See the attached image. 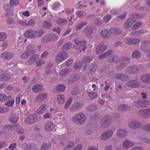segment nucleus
I'll return each mask as SVG.
<instances>
[{
    "label": "nucleus",
    "mask_w": 150,
    "mask_h": 150,
    "mask_svg": "<svg viewBox=\"0 0 150 150\" xmlns=\"http://www.w3.org/2000/svg\"><path fill=\"white\" fill-rule=\"evenodd\" d=\"M44 33L43 30H40L38 32L29 30L25 32L24 35L25 38H33L36 37V35L38 37H41Z\"/></svg>",
    "instance_id": "nucleus-1"
},
{
    "label": "nucleus",
    "mask_w": 150,
    "mask_h": 150,
    "mask_svg": "<svg viewBox=\"0 0 150 150\" xmlns=\"http://www.w3.org/2000/svg\"><path fill=\"white\" fill-rule=\"evenodd\" d=\"M86 120V116L84 114L82 113L78 114L72 119V121L73 122L79 125L83 124Z\"/></svg>",
    "instance_id": "nucleus-2"
},
{
    "label": "nucleus",
    "mask_w": 150,
    "mask_h": 150,
    "mask_svg": "<svg viewBox=\"0 0 150 150\" xmlns=\"http://www.w3.org/2000/svg\"><path fill=\"white\" fill-rule=\"evenodd\" d=\"M112 120L111 116L108 115L103 117L100 121V124L102 127H107L110 124Z\"/></svg>",
    "instance_id": "nucleus-3"
},
{
    "label": "nucleus",
    "mask_w": 150,
    "mask_h": 150,
    "mask_svg": "<svg viewBox=\"0 0 150 150\" xmlns=\"http://www.w3.org/2000/svg\"><path fill=\"white\" fill-rule=\"evenodd\" d=\"M34 46L33 45H30L27 47V53L24 52L22 53L20 56L21 58L25 59L27 58L28 56L32 54H33L35 52L36 50L33 49Z\"/></svg>",
    "instance_id": "nucleus-4"
},
{
    "label": "nucleus",
    "mask_w": 150,
    "mask_h": 150,
    "mask_svg": "<svg viewBox=\"0 0 150 150\" xmlns=\"http://www.w3.org/2000/svg\"><path fill=\"white\" fill-rule=\"evenodd\" d=\"M37 119V116L36 114H31L25 118L24 123L27 124H31L36 122Z\"/></svg>",
    "instance_id": "nucleus-5"
},
{
    "label": "nucleus",
    "mask_w": 150,
    "mask_h": 150,
    "mask_svg": "<svg viewBox=\"0 0 150 150\" xmlns=\"http://www.w3.org/2000/svg\"><path fill=\"white\" fill-rule=\"evenodd\" d=\"M115 131L109 129L104 131L101 135L100 138L103 140H107L113 135Z\"/></svg>",
    "instance_id": "nucleus-6"
},
{
    "label": "nucleus",
    "mask_w": 150,
    "mask_h": 150,
    "mask_svg": "<svg viewBox=\"0 0 150 150\" xmlns=\"http://www.w3.org/2000/svg\"><path fill=\"white\" fill-rule=\"evenodd\" d=\"M68 55L65 51H63L59 53L56 57L55 60L56 62L60 63L67 58Z\"/></svg>",
    "instance_id": "nucleus-7"
},
{
    "label": "nucleus",
    "mask_w": 150,
    "mask_h": 150,
    "mask_svg": "<svg viewBox=\"0 0 150 150\" xmlns=\"http://www.w3.org/2000/svg\"><path fill=\"white\" fill-rule=\"evenodd\" d=\"M74 43L79 47L80 51H84L87 47L85 41H81L78 39L74 40Z\"/></svg>",
    "instance_id": "nucleus-8"
},
{
    "label": "nucleus",
    "mask_w": 150,
    "mask_h": 150,
    "mask_svg": "<svg viewBox=\"0 0 150 150\" xmlns=\"http://www.w3.org/2000/svg\"><path fill=\"white\" fill-rule=\"evenodd\" d=\"M127 134L126 130L124 129H120L117 130L116 132L117 137L120 138H124Z\"/></svg>",
    "instance_id": "nucleus-9"
},
{
    "label": "nucleus",
    "mask_w": 150,
    "mask_h": 150,
    "mask_svg": "<svg viewBox=\"0 0 150 150\" xmlns=\"http://www.w3.org/2000/svg\"><path fill=\"white\" fill-rule=\"evenodd\" d=\"M138 114L143 118H148L150 116V109L141 110L139 111Z\"/></svg>",
    "instance_id": "nucleus-10"
},
{
    "label": "nucleus",
    "mask_w": 150,
    "mask_h": 150,
    "mask_svg": "<svg viewBox=\"0 0 150 150\" xmlns=\"http://www.w3.org/2000/svg\"><path fill=\"white\" fill-rule=\"evenodd\" d=\"M136 21V19L133 18H127L124 25V27L125 29L130 28L133 23Z\"/></svg>",
    "instance_id": "nucleus-11"
},
{
    "label": "nucleus",
    "mask_w": 150,
    "mask_h": 150,
    "mask_svg": "<svg viewBox=\"0 0 150 150\" xmlns=\"http://www.w3.org/2000/svg\"><path fill=\"white\" fill-rule=\"evenodd\" d=\"M123 62L117 67L118 70H120L125 67L129 62V58L128 57H123L122 58Z\"/></svg>",
    "instance_id": "nucleus-12"
},
{
    "label": "nucleus",
    "mask_w": 150,
    "mask_h": 150,
    "mask_svg": "<svg viewBox=\"0 0 150 150\" xmlns=\"http://www.w3.org/2000/svg\"><path fill=\"white\" fill-rule=\"evenodd\" d=\"M134 145V143L128 140H125L122 144V147L124 149H127L131 147Z\"/></svg>",
    "instance_id": "nucleus-13"
},
{
    "label": "nucleus",
    "mask_w": 150,
    "mask_h": 150,
    "mask_svg": "<svg viewBox=\"0 0 150 150\" xmlns=\"http://www.w3.org/2000/svg\"><path fill=\"white\" fill-rule=\"evenodd\" d=\"M82 106V104L78 102L74 103L70 108L69 109L71 111L79 110Z\"/></svg>",
    "instance_id": "nucleus-14"
},
{
    "label": "nucleus",
    "mask_w": 150,
    "mask_h": 150,
    "mask_svg": "<svg viewBox=\"0 0 150 150\" xmlns=\"http://www.w3.org/2000/svg\"><path fill=\"white\" fill-rule=\"evenodd\" d=\"M47 97V94L45 93H41L38 95L35 99V101L37 103H39L45 100Z\"/></svg>",
    "instance_id": "nucleus-15"
},
{
    "label": "nucleus",
    "mask_w": 150,
    "mask_h": 150,
    "mask_svg": "<svg viewBox=\"0 0 150 150\" xmlns=\"http://www.w3.org/2000/svg\"><path fill=\"white\" fill-rule=\"evenodd\" d=\"M136 105L137 107H145L149 105V103L146 100L141 99L137 102Z\"/></svg>",
    "instance_id": "nucleus-16"
},
{
    "label": "nucleus",
    "mask_w": 150,
    "mask_h": 150,
    "mask_svg": "<svg viewBox=\"0 0 150 150\" xmlns=\"http://www.w3.org/2000/svg\"><path fill=\"white\" fill-rule=\"evenodd\" d=\"M140 41V40L139 38H127L125 40V42L129 45L137 43Z\"/></svg>",
    "instance_id": "nucleus-17"
},
{
    "label": "nucleus",
    "mask_w": 150,
    "mask_h": 150,
    "mask_svg": "<svg viewBox=\"0 0 150 150\" xmlns=\"http://www.w3.org/2000/svg\"><path fill=\"white\" fill-rule=\"evenodd\" d=\"M55 126V125L52 122H47L45 124V129L47 131H51L54 129Z\"/></svg>",
    "instance_id": "nucleus-18"
},
{
    "label": "nucleus",
    "mask_w": 150,
    "mask_h": 150,
    "mask_svg": "<svg viewBox=\"0 0 150 150\" xmlns=\"http://www.w3.org/2000/svg\"><path fill=\"white\" fill-rule=\"evenodd\" d=\"M138 70V67L135 66H130L126 69V72L129 74H135Z\"/></svg>",
    "instance_id": "nucleus-19"
},
{
    "label": "nucleus",
    "mask_w": 150,
    "mask_h": 150,
    "mask_svg": "<svg viewBox=\"0 0 150 150\" xmlns=\"http://www.w3.org/2000/svg\"><path fill=\"white\" fill-rule=\"evenodd\" d=\"M11 77L10 74L5 73L2 70L0 69V80L3 79L4 81H6L9 79Z\"/></svg>",
    "instance_id": "nucleus-20"
},
{
    "label": "nucleus",
    "mask_w": 150,
    "mask_h": 150,
    "mask_svg": "<svg viewBox=\"0 0 150 150\" xmlns=\"http://www.w3.org/2000/svg\"><path fill=\"white\" fill-rule=\"evenodd\" d=\"M107 49L106 46L103 45L102 44H100L98 45L96 50V54H99L105 51Z\"/></svg>",
    "instance_id": "nucleus-21"
},
{
    "label": "nucleus",
    "mask_w": 150,
    "mask_h": 150,
    "mask_svg": "<svg viewBox=\"0 0 150 150\" xmlns=\"http://www.w3.org/2000/svg\"><path fill=\"white\" fill-rule=\"evenodd\" d=\"M141 80L144 83H150V74H143L141 77Z\"/></svg>",
    "instance_id": "nucleus-22"
},
{
    "label": "nucleus",
    "mask_w": 150,
    "mask_h": 150,
    "mask_svg": "<svg viewBox=\"0 0 150 150\" xmlns=\"http://www.w3.org/2000/svg\"><path fill=\"white\" fill-rule=\"evenodd\" d=\"M112 77L114 79H121L124 81H126L128 79L127 76L123 73L115 74Z\"/></svg>",
    "instance_id": "nucleus-23"
},
{
    "label": "nucleus",
    "mask_w": 150,
    "mask_h": 150,
    "mask_svg": "<svg viewBox=\"0 0 150 150\" xmlns=\"http://www.w3.org/2000/svg\"><path fill=\"white\" fill-rule=\"evenodd\" d=\"M139 82L135 80L129 81L127 83V85L129 86L134 88L138 87L139 86Z\"/></svg>",
    "instance_id": "nucleus-24"
},
{
    "label": "nucleus",
    "mask_w": 150,
    "mask_h": 150,
    "mask_svg": "<svg viewBox=\"0 0 150 150\" xmlns=\"http://www.w3.org/2000/svg\"><path fill=\"white\" fill-rule=\"evenodd\" d=\"M57 102L59 104L62 105L65 101L64 96L62 94L58 95L56 97Z\"/></svg>",
    "instance_id": "nucleus-25"
},
{
    "label": "nucleus",
    "mask_w": 150,
    "mask_h": 150,
    "mask_svg": "<svg viewBox=\"0 0 150 150\" xmlns=\"http://www.w3.org/2000/svg\"><path fill=\"white\" fill-rule=\"evenodd\" d=\"M13 57V55L11 53H8L7 52H5L1 55V58L3 59L8 60L9 59L12 58Z\"/></svg>",
    "instance_id": "nucleus-26"
},
{
    "label": "nucleus",
    "mask_w": 150,
    "mask_h": 150,
    "mask_svg": "<svg viewBox=\"0 0 150 150\" xmlns=\"http://www.w3.org/2000/svg\"><path fill=\"white\" fill-rule=\"evenodd\" d=\"M9 120L11 122L14 123L18 122L19 120V117L16 114H12L10 115Z\"/></svg>",
    "instance_id": "nucleus-27"
},
{
    "label": "nucleus",
    "mask_w": 150,
    "mask_h": 150,
    "mask_svg": "<svg viewBox=\"0 0 150 150\" xmlns=\"http://www.w3.org/2000/svg\"><path fill=\"white\" fill-rule=\"evenodd\" d=\"M128 125L130 128L133 129L138 128L140 126V123L136 121L130 122H129Z\"/></svg>",
    "instance_id": "nucleus-28"
},
{
    "label": "nucleus",
    "mask_w": 150,
    "mask_h": 150,
    "mask_svg": "<svg viewBox=\"0 0 150 150\" xmlns=\"http://www.w3.org/2000/svg\"><path fill=\"white\" fill-rule=\"evenodd\" d=\"M108 61L109 62H119L120 59L117 55H112L108 58Z\"/></svg>",
    "instance_id": "nucleus-29"
},
{
    "label": "nucleus",
    "mask_w": 150,
    "mask_h": 150,
    "mask_svg": "<svg viewBox=\"0 0 150 150\" xmlns=\"http://www.w3.org/2000/svg\"><path fill=\"white\" fill-rule=\"evenodd\" d=\"M47 106L46 104H43L41 105L37 110L36 113L38 114H41L43 113L44 111L47 109Z\"/></svg>",
    "instance_id": "nucleus-30"
},
{
    "label": "nucleus",
    "mask_w": 150,
    "mask_h": 150,
    "mask_svg": "<svg viewBox=\"0 0 150 150\" xmlns=\"http://www.w3.org/2000/svg\"><path fill=\"white\" fill-rule=\"evenodd\" d=\"M84 32L86 35L90 36L93 33L92 28L91 26H87L84 29Z\"/></svg>",
    "instance_id": "nucleus-31"
},
{
    "label": "nucleus",
    "mask_w": 150,
    "mask_h": 150,
    "mask_svg": "<svg viewBox=\"0 0 150 150\" xmlns=\"http://www.w3.org/2000/svg\"><path fill=\"white\" fill-rule=\"evenodd\" d=\"M145 33V31L143 30H140L136 31L133 32L131 33L130 35H132L134 36H140Z\"/></svg>",
    "instance_id": "nucleus-32"
},
{
    "label": "nucleus",
    "mask_w": 150,
    "mask_h": 150,
    "mask_svg": "<svg viewBox=\"0 0 150 150\" xmlns=\"http://www.w3.org/2000/svg\"><path fill=\"white\" fill-rule=\"evenodd\" d=\"M132 56L134 59H139L141 57L140 53L139 50H135L132 53Z\"/></svg>",
    "instance_id": "nucleus-33"
},
{
    "label": "nucleus",
    "mask_w": 150,
    "mask_h": 150,
    "mask_svg": "<svg viewBox=\"0 0 150 150\" xmlns=\"http://www.w3.org/2000/svg\"><path fill=\"white\" fill-rule=\"evenodd\" d=\"M111 51H108L103 54L99 55L98 57V58L100 60H101L103 59H105L108 56L111 54Z\"/></svg>",
    "instance_id": "nucleus-34"
},
{
    "label": "nucleus",
    "mask_w": 150,
    "mask_h": 150,
    "mask_svg": "<svg viewBox=\"0 0 150 150\" xmlns=\"http://www.w3.org/2000/svg\"><path fill=\"white\" fill-rule=\"evenodd\" d=\"M65 86L63 85L59 84L55 88V90L59 92H62L65 91Z\"/></svg>",
    "instance_id": "nucleus-35"
},
{
    "label": "nucleus",
    "mask_w": 150,
    "mask_h": 150,
    "mask_svg": "<svg viewBox=\"0 0 150 150\" xmlns=\"http://www.w3.org/2000/svg\"><path fill=\"white\" fill-rule=\"evenodd\" d=\"M12 97V96L8 95L7 96L5 94H0V101H4L6 99L10 100Z\"/></svg>",
    "instance_id": "nucleus-36"
},
{
    "label": "nucleus",
    "mask_w": 150,
    "mask_h": 150,
    "mask_svg": "<svg viewBox=\"0 0 150 150\" xmlns=\"http://www.w3.org/2000/svg\"><path fill=\"white\" fill-rule=\"evenodd\" d=\"M43 89V87L41 85H37L35 86L32 89L34 92H38L42 91Z\"/></svg>",
    "instance_id": "nucleus-37"
},
{
    "label": "nucleus",
    "mask_w": 150,
    "mask_h": 150,
    "mask_svg": "<svg viewBox=\"0 0 150 150\" xmlns=\"http://www.w3.org/2000/svg\"><path fill=\"white\" fill-rule=\"evenodd\" d=\"M14 127H16V128L15 129L17 132L19 134H23L24 132V129L21 127H19V125L18 124H16L14 125Z\"/></svg>",
    "instance_id": "nucleus-38"
},
{
    "label": "nucleus",
    "mask_w": 150,
    "mask_h": 150,
    "mask_svg": "<svg viewBox=\"0 0 150 150\" xmlns=\"http://www.w3.org/2000/svg\"><path fill=\"white\" fill-rule=\"evenodd\" d=\"M93 60L92 57L90 56H86L84 57L83 59L82 62L83 63H86L91 62Z\"/></svg>",
    "instance_id": "nucleus-39"
},
{
    "label": "nucleus",
    "mask_w": 150,
    "mask_h": 150,
    "mask_svg": "<svg viewBox=\"0 0 150 150\" xmlns=\"http://www.w3.org/2000/svg\"><path fill=\"white\" fill-rule=\"evenodd\" d=\"M121 32V30L120 29L112 28L109 29V33L117 34Z\"/></svg>",
    "instance_id": "nucleus-40"
},
{
    "label": "nucleus",
    "mask_w": 150,
    "mask_h": 150,
    "mask_svg": "<svg viewBox=\"0 0 150 150\" xmlns=\"http://www.w3.org/2000/svg\"><path fill=\"white\" fill-rule=\"evenodd\" d=\"M100 33L103 38H108L110 34L108 30H101Z\"/></svg>",
    "instance_id": "nucleus-41"
},
{
    "label": "nucleus",
    "mask_w": 150,
    "mask_h": 150,
    "mask_svg": "<svg viewBox=\"0 0 150 150\" xmlns=\"http://www.w3.org/2000/svg\"><path fill=\"white\" fill-rule=\"evenodd\" d=\"M38 57L39 55L38 54H36L32 55L28 60L29 63L30 64H32Z\"/></svg>",
    "instance_id": "nucleus-42"
},
{
    "label": "nucleus",
    "mask_w": 150,
    "mask_h": 150,
    "mask_svg": "<svg viewBox=\"0 0 150 150\" xmlns=\"http://www.w3.org/2000/svg\"><path fill=\"white\" fill-rule=\"evenodd\" d=\"M57 22L58 24L59 25H64L67 23V21L62 18H59L57 20Z\"/></svg>",
    "instance_id": "nucleus-43"
},
{
    "label": "nucleus",
    "mask_w": 150,
    "mask_h": 150,
    "mask_svg": "<svg viewBox=\"0 0 150 150\" xmlns=\"http://www.w3.org/2000/svg\"><path fill=\"white\" fill-rule=\"evenodd\" d=\"M74 145V143L73 141H71L67 143L66 147H65L63 150H68L71 149Z\"/></svg>",
    "instance_id": "nucleus-44"
},
{
    "label": "nucleus",
    "mask_w": 150,
    "mask_h": 150,
    "mask_svg": "<svg viewBox=\"0 0 150 150\" xmlns=\"http://www.w3.org/2000/svg\"><path fill=\"white\" fill-rule=\"evenodd\" d=\"M6 100L8 101L5 103V105L8 106H11L13 105L14 104V100L12 99V97L10 100L6 99Z\"/></svg>",
    "instance_id": "nucleus-45"
},
{
    "label": "nucleus",
    "mask_w": 150,
    "mask_h": 150,
    "mask_svg": "<svg viewBox=\"0 0 150 150\" xmlns=\"http://www.w3.org/2000/svg\"><path fill=\"white\" fill-rule=\"evenodd\" d=\"M87 23L86 22H82L81 23L76 25L75 27L76 30H81L84 26L87 25Z\"/></svg>",
    "instance_id": "nucleus-46"
},
{
    "label": "nucleus",
    "mask_w": 150,
    "mask_h": 150,
    "mask_svg": "<svg viewBox=\"0 0 150 150\" xmlns=\"http://www.w3.org/2000/svg\"><path fill=\"white\" fill-rule=\"evenodd\" d=\"M142 25V23L139 21L134 24L132 27V29L133 30H136L138 29L139 27Z\"/></svg>",
    "instance_id": "nucleus-47"
},
{
    "label": "nucleus",
    "mask_w": 150,
    "mask_h": 150,
    "mask_svg": "<svg viewBox=\"0 0 150 150\" xmlns=\"http://www.w3.org/2000/svg\"><path fill=\"white\" fill-rule=\"evenodd\" d=\"M112 16L110 14H108L104 16L103 18V21L104 22H108L111 19Z\"/></svg>",
    "instance_id": "nucleus-48"
},
{
    "label": "nucleus",
    "mask_w": 150,
    "mask_h": 150,
    "mask_svg": "<svg viewBox=\"0 0 150 150\" xmlns=\"http://www.w3.org/2000/svg\"><path fill=\"white\" fill-rule=\"evenodd\" d=\"M130 16L132 17L137 18H142L144 16L142 14L138 13H131Z\"/></svg>",
    "instance_id": "nucleus-49"
},
{
    "label": "nucleus",
    "mask_w": 150,
    "mask_h": 150,
    "mask_svg": "<svg viewBox=\"0 0 150 150\" xmlns=\"http://www.w3.org/2000/svg\"><path fill=\"white\" fill-rule=\"evenodd\" d=\"M119 109L122 112H124L127 110L128 109V107L126 105H120L119 106Z\"/></svg>",
    "instance_id": "nucleus-50"
},
{
    "label": "nucleus",
    "mask_w": 150,
    "mask_h": 150,
    "mask_svg": "<svg viewBox=\"0 0 150 150\" xmlns=\"http://www.w3.org/2000/svg\"><path fill=\"white\" fill-rule=\"evenodd\" d=\"M82 62H79L75 63L74 64V68L78 69L81 68L83 66Z\"/></svg>",
    "instance_id": "nucleus-51"
},
{
    "label": "nucleus",
    "mask_w": 150,
    "mask_h": 150,
    "mask_svg": "<svg viewBox=\"0 0 150 150\" xmlns=\"http://www.w3.org/2000/svg\"><path fill=\"white\" fill-rule=\"evenodd\" d=\"M96 109V107L94 105L92 104L89 105L87 108V110L88 111L91 112L95 110Z\"/></svg>",
    "instance_id": "nucleus-52"
},
{
    "label": "nucleus",
    "mask_w": 150,
    "mask_h": 150,
    "mask_svg": "<svg viewBox=\"0 0 150 150\" xmlns=\"http://www.w3.org/2000/svg\"><path fill=\"white\" fill-rule=\"evenodd\" d=\"M139 139L142 142L147 144H150V140L149 139L145 138L143 136H140L139 137Z\"/></svg>",
    "instance_id": "nucleus-53"
},
{
    "label": "nucleus",
    "mask_w": 150,
    "mask_h": 150,
    "mask_svg": "<svg viewBox=\"0 0 150 150\" xmlns=\"http://www.w3.org/2000/svg\"><path fill=\"white\" fill-rule=\"evenodd\" d=\"M72 46V44L69 42L65 44L63 47L62 49L63 50H68L71 48Z\"/></svg>",
    "instance_id": "nucleus-54"
},
{
    "label": "nucleus",
    "mask_w": 150,
    "mask_h": 150,
    "mask_svg": "<svg viewBox=\"0 0 150 150\" xmlns=\"http://www.w3.org/2000/svg\"><path fill=\"white\" fill-rule=\"evenodd\" d=\"M50 147L51 145L50 143L44 144L42 145L40 150H47Z\"/></svg>",
    "instance_id": "nucleus-55"
},
{
    "label": "nucleus",
    "mask_w": 150,
    "mask_h": 150,
    "mask_svg": "<svg viewBox=\"0 0 150 150\" xmlns=\"http://www.w3.org/2000/svg\"><path fill=\"white\" fill-rule=\"evenodd\" d=\"M19 1L18 0H11L10 1V5L11 6H14L18 5Z\"/></svg>",
    "instance_id": "nucleus-56"
},
{
    "label": "nucleus",
    "mask_w": 150,
    "mask_h": 150,
    "mask_svg": "<svg viewBox=\"0 0 150 150\" xmlns=\"http://www.w3.org/2000/svg\"><path fill=\"white\" fill-rule=\"evenodd\" d=\"M88 95L89 97L91 99H94L96 98L97 96V94L93 92H90L88 93Z\"/></svg>",
    "instance_id": "nucleus-57"
},
{
    "label": "nucleus",
    "mask_w": 150,
    "mask_h": 150,
    "mask_svg": "<svg viewBox=\"0 0 150 150\" xmlns=\"http://www.w3.org/2000/svg\"><path fill=\"white\" fill-rule=\"evenodd\" d=\"M68 69H65L60 72L59 75L60 76H65L68 73Z\"/></svg>",
    "instance_id": "nucleus-58"
},
{
    "label": "nucleus",
    "mask_w": 150,
    "mask_h": 150,
    "mask_svg": "<svg viewBox=\"0 0 150 150\" xmlns=\"http://www.w3.org/2000/svg\"><path fill=\"white\" fill-rule=\"evenodd\" d=\"M43 27L46 29H50L51 28V25L50 23L45 22L43 25Z\"/></svg>",
    "instance_id": "nucleus-59"
},
{
    "label": "nucleus",
    "mask_w": 150,
    "mask_h": 150,
    "mask_svg": "<svg viewBox=\"0 0 150 150\" xmlns=\"http://www.w3.org/2000/svg\"><path fill=\"white\" fill-rule=\"evenodd\" d=\"M51 117V115L50 113H46L43 116V118L44 120H46L50 119Z\"/></svg>",
    "instance_id": "nucleus-60"
},
{
    "label": "nucleus",
    "mask_w": 150,
    "mask_h": 150,
    "mask_svg": "<svg viewBox=\"0 0 150 150\" xmlns=\"http://www.w3.org/2000/svg\"><path fill=\"white\" fill-rule=\"evenodd\" d=\"M60 6V4L58 2H55L54 3V6H52V9L54 10H56L57 8Z\"/></svg>",
    "instance_id": "nucleus-61"
},
{
    "label": "nucleus",
    "mask_w": 150,
    "mask_h": 150,
    "mask_svg": "<svg viewBox=\"0 0 150 150\" xmlns=\"http://www.w3.org/2000/svg\"><path fill=\"white\" fill-rule=\"evenodd\" d=\"M22 148L25 149H30L31 148L30 147V145L24 143L22 144Z\"/></svg>",
    "instance_id": "nucleus-62"
},
{
    "label": "nucleus",
    "mask_w": 150,
    "mask_h": 150,
    "mask_svg": "<svg viewBox=\"0 0 150 150\" xmlns=\"http://www.w3.org/2000/svg\"><path fill=\"white\" fill-rule=\"evenodd\" d=\"M76 14L77 16L79 18H81L83 16V12L82 11H78Z\"/></svg>",
    "instance_id": "nucleus-63"
},
{
    "label": "nucleus",
    "mask_w": 150,
    "mask_h": 150,
    "mask_svg": "<svg viewBox=\"0 0 150 150\" xmlns=\"http://www.w3.org/2000/svg\"><path fill=\"white\" fill-rule=\"evenodd\" d=\"M143 128L145 130L150 132V124H148L144 125L143 126Z\"/></svg>",
    "instance_id": "nucleus-64"
}]
</instances>
